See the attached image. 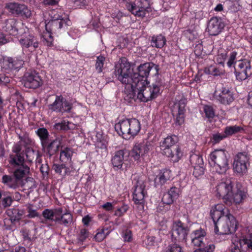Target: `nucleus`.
<instances>
[{
	"label": "nucleus",
	"instance_id": "obj_1",
	"mask_svg": "<svg viewBox=\"0 0 252 252\" xmlns=\"http://www.w3.org/2000/svg\"><path fill=\"white\" fill-rule=\"evenodd\" d=\"M154 66L153 63H150L141 64L138 67V73H134V94L141 101L147 102L154 99L161 93L159 83L150 85L147 80V77Z\"/></svg>",
	"mask_w": 252,
	"mask_h": 252
},
{
	"label": "nucleus",
	"instance_id": "obj_2",
	"mask_svg": "<svg viewBox=\"0 0 252 252\" xmlns=\"http://www.w3.org/2000/svg\"><path fill=\"white\" fill-rule=\"evenodd\" d=\"M214 192L217 196L222 197L225 203L228 205L240 203L247 195L244 189L233 188L230 178L222 179L216 186Z\"/></svg>",
	"mask_w": 252,
	"mask_h": 252
},
{
	"label": "nucleus",
	"instance_id": "obj_3",
	"mask_svg": "<svg viewBox=\"0 0 252 252\" xmlns=\"http://www.w3.org/2000/svg\"><path fill=\"white\" fill-rule=\"evenodd\" d=\"M115 75L118 80L126 85V88L128 93L134 94V72L130 63L126 58H121L115 64Z\"/></svg>",
	"mask_w": 252,
	"mask_h": 252
},
{
	"label": "nucleus",
	"instance_id": "obj_4",
	"mask_svg": "<svg viewBox=\"0 0 252 252\" xmlns=\"http://www.w3.org/2000/svg\"><path fill=\"white\" fill-rule=\"evenodd\" d=\"M49 15L51 16V20L47 23L45 22L46 31L42 34L41 38L45 45L52 46L53 42L52 31L56 28L61 29L63 25H69L70 22L67 18H62V16L55 10L51 11Z\"/></svg>",
	"mask_w": 252,
	"mask_h": 252
},
{
	"label": "nucleus",
	"instance_id": "obj_5",
	"mask_svg": "<svg viewBox=\"0 0 252 252\" xmlns=\"http://www.w3.org/2000/svg\"><path fill=\"white\" fill-rule=\"evenodd\" d=\"M115 129L124 139H128L138 134L141 129V125L136 119H126L116 124Z\"/></svg>",
	"mask_w": 252,
	"mask_h": 252
},
{
	"label": "nucleus",
	"instance_id": "obj_6",
	"mask_svg": "<svg viewBox=\"0 0 252 252\" xmlns=\"http://www.w3.org/2000/svg\"><path fill=\"white\" fill-rule=\"evenodd\" d=\"M208 161L212 170L219 174L225 173L229 168L227 153L222 149H216L211 152Z\"/></svg>",
	"mask_w": 252,
	"mask_h": 252
},
{
	"label": "nucleus",
	"instance_id": "obj_7",
	"mask_svg": "<svg viewBox=\"0 0 252 252\" xmlns=\"http://www.w3.org/2000/svg\"><path fill=\"white\" fill-rule=\"evenodd\" d=\"M178 138L175 135L168 136L160 142L162 153L169 157L174 162L178 161L182 156L180 148L175 145Z\"/></svg>",
	"mask_w": 252,
	"mask_h": 252
},
{
	"label": "nucleus",
	"instance_id": "obj_8",
	"mask_svg": "<svg viewBox=\"0 0 252 252\" xmlns=\"http://www.w3.org/2000/svg\"><path fill=\"white\" fill-rule=\"evenodd\" d=\"M237 222L235 218L230 214L222 216L221 220L215 225L214 231L216 234H229L235 231Z\"/></svg>",
	"mask_w": 252,
	"mask_h": 252
},
{
	"label": "nucleus",
	"instance_id": "obj_9",
	"mask_svg": "<svg viewBox=\"0 0 252 252\" xmlns=\"http://www.w3.org/2000/svg\"><path fill=\"white\" fill-rule=\"evenodd\" d=\"M151 148V142L147 140H143L140 143H137L132 150L131 156L135 161L141 162L148 155Z\"/></svg>",
	"mask_w": 252,
	"mask_h": 252
},
{
	"label": "nucleus",
	"instance_id": "obj_10",
	"mask_svg": "<svg viewBox=\"0 0 252 252\" xmlns=\"http://www.w3.org/2000/svg\"><path fill=\"white\" fill-rule=\"evenodd\" d=\"M149 5L148 0H134L133 2L127 3L126 7L135 16L144 17L151 9Z\"/></svg>",
	"mask_w": 252,
	"mask_h": 252
},
{
	"label": "nucleus",
	"instance_id": "obj_11",
	"mask_svg": "<svg viewBox=\"0 0 252 252\" xmlns=\"http://www.w3.org/2000/svg\"><path fill=\"white\" fill-rule=\"evenodd\" d=\"M171 236L173 240L183 241L186 240L189 229L188 226L180 220L173 221L170 224Z\"/></svg>",
	"mask_w": 252,
	"mask_h": 252
},
{
	"label": "nucleus",
	"instance_id": "obj_12",
	"mask_svg": "<svg viewBox=\"0 0 252 252\" xmlns=\"http://www.w3.org/2000/svg\"><path fill=\"white\" fill-rule=\"evenodd\" d=\"M249 157L245 153H239L234 158L233 163L234 171L239 175H243L247 172Z\"/></svg>",
	"mask_w": 252,
	"mask_h": 252
},
{
	"label": "nucleus",
	"instance_id": "obj_13",
	"mask_svg": "<svg viewBox=\"0 0 252 252\" xmlns=\"http://www.w3.org/2000/svg\"><path fill=\"white\" fill-rule=\"evenodd\" d=\"M234 73L237 80H246L252 74L251 62L247 60L239 61Z\"/></svg>",
	"mask_w": 252,
	"mask_h": 252
},
{
	"label": "nucleus",
	"instance_id": "obj_14",
	"mask_svg": "<svg viewBox=\"0 0 252 252\" xmlns=\"http://www.w3.org/2000/svg\"><path fill=\"white\" fill-rule=\"evenodd\" d=\"M25 27L22 23L17 21L15 19H7L2 27L4 31L13 36L22 34Z\"/></svg>",
	"mask_w": 252,
	"mask_h": 252
},
{
	"label": "nucleus",
	"instance_id": "obj_15",
	"mask_svg": "<svg viewBox=\"0 0 252 252\" xmlns=\"http://www.w3.org/2000/svg\"><path fill=\"white\" fill-rule=\"evenodd\" d=\"M214 96L218 101L224 105L230 104L234 99L233 92L225 87L218 88L214 92Z\"/></svg>",
	"mask_w": 252,
	"mask_h": 252
},
{
	"label": "nucleus",
	"instance_id": "obj_16",
	"mask_svg": "<svg viewBox=\"0 0 252 252\" xmlns=\"http://www.w3.org/2000/svg\"><path fill=\"white\" fill-rule=\"evenodd\" d=\"M145 186L143 181H138L135 186L133 193V200L134 203L138 205L139 210L144 209V198L147 193L145 190Z\"/></svg>",
	"mask_w": 252,
	"mask_h": 252
},
{
	"label": "nucleus",
	"instance_id": "obj_17",
	"mask_svg": "<svg viewBox=\"0 0 252 252\" xmlns=\"http://www.w3.org/2000/svg\"><path fill=\"white\" fill-rule=\"evenodd\" d=\"M22 83L26 88L36 89L42 84V81L36 73L28 72L23 76Z\"/></svg>",
	"mask_w": 252,
	"mask_h": 252
},
{
	"label": "nucleus",
	"instance_id": "obj_18",
	"mask_svg": "<svg viewBox=\"0 0 252 252\" xmlns=\"http://www.w3.org/2000/svg\"><path fill=\"white\" fill-rule=\"evenodd\" d=\"M23 64V61L18 58L5 57L0 60L1 67L5 70H18Z\"/></svg>",
	"mask_w": 252,
	"mask_h": 252
},
{
	"label": "nucleus",
	"instance_id": "obj_19",
	"mask_svg": "<svg viewBox=\"0 0 252 252\" xmlns=\"http://www.w3.org/2000/svg\"><path fill=\"white\" fill-rule=\"evenodd\" d=\"M22 37L19 40V42L23 48L32 47L35 49L38 46V42L36 38L30 33L29 30L25 28L23 33L21 34Z\"/></svg>",
	"mask_w": 252,
	"mask_h": 252
},
{
	"label": "nucleus",
	"instance_id": "obj_20",
	"mask_svg": "<svg viewBox=\"0 0 252 252\" xmlns=\"http://www.w3.org/2000/svg\"><path fill=\"white\" fill-rule=\"evenodd\" d=\"M50 109L57 112H69L72 108L71 104L62 96H57L55 101L50 105Z\"/></svg>",
	"mask_w": 252,
	"mask_h": 252
},
{
	"label": "nucleus",
	"instance_id": "obj_21",
	"mask_svg": "<svg viewBox=\"0 0 252 252\" xmlns=\"http://www.w3.org/2000/svg\"><path fill=\"white\" fill-rule=\"evenodd\" d=\"M228 210L222 203L215 204L212 206L210 211V216L213 220L214 225L221 220L222 216L228 214Z\"/></svg>",
	"mask_w": 252,
	"mask_h": 252
},
{
	"label": "nucleus",
	"instance_id": "obj_22",
	"mask_svg": "<svg viewBox=\"0 0 252 252\" xmlns=\"http://www.w3.org/2000/svg\"><path fill=\"white\" fill-rule=\"evenodd\" d=\"M224 24L221 19L215 17L212 18L208 23L207 30L211 35H217L224 28Z\"/></svg>",
	"mask_w": 252,
	"mask_h": 252
},
{
	"label": "nucleus",
	"instance_id": "obj_23",
	"mask_svg": "<svg viewBox=\"0 0 252 252\" xmlns=\"http://www.w3.org/2000/svg\"><path fill=\"white\" fill-rule=\"evenodd\" d=\"M154 176L156 187L164 184L167 181L170 180L172 178L171 171L167 169L156 171Z\"/></svg>",
	"mask_w": 252,
	"mask_h": 252
},
{
	"label": "nucleus",
	"instance_id": "obj_24",
	"mask_svg": "<svg viewBox=\"0 0 252 252\" xmlns=\"http://www.w3.org/2000/svg\"><path fill=\"white\" fill-rule=\"evenodd\" d=\"M56 222L65 226H68L73 223V217L70 212L66 209L59 208V213L56 219Z\"/></svg>",
	"mask_w": 252,
	"mask_h": 252
},
{
	"label": "nucleus",
	"instance_id": "obj_25",
	"mask_svg": "<svg viewBox=\"0 0 252 252\" xmlns=\"http://www.w3.org/2000/svg\"><path fill=\"white\" fill-rule=\"evenodd\" d=\"M181 193V189L177 187H172L162 197V201L164 204H171L180 196Z\"/></svg>",
	"mask_w": 252,
	"mask_h": 252
},
{
	"label": "nucleus",
	"instance_id": "obj_26",
	"mask_svg": "<svg viewBox=\"0 0 252 252\" xmlns=\"http://www.w3.org/2000/svg\"><path fill=\"white\" fill-rule=\"evenodd\" d=\"M205 235V232L202 229L193 231L190 234L192 244L197 247L202 246L207 239Z\"/></svg>",
	"mask_w": 252,
	"mask_h": 252
},
{
	"label": "nucleus",
	"instance_id": "obj_27",
	"mask_svg": "<svg viewBox=\"0 0 252 252\" xmlns=\"http://www.w3.org/2000/svg\"><path fill=\"white\" fill-rule=\"evenodd\" d=\"M30 173V168L26 165H21L15 167L13 175L18 181L24 185L25 180Z\"/></svg>",
	"mask_w": 252,
	"mask_h": 252
},
{
	"label": "nucleus",
	"instance_id": "obj_28",
	"mask_svg": "<svg viewBox=\"0 0 252 252\" xmlns=\"http://www.w3.org/2000/svg\"><path fill=\"white\" fill-rule=\"evenodd\" d=\"M53 169L56 173L60 174L62 177H65L66 175H69L75 170L73 165L71 163L68 166H66L64 164L55 163L53 164Z\"/></svg>",
	"mask_w": 252,
	"mask_h": 252
},
{
	"label": "nucleus",
	"instance_id": "obj_29",
	"mask_svg": "<svg viewBox=\"0 0 252 252\" xmlns=\"http://www.w3.org/2000/svg\"><path fill=\"white\" fill-rule=\"evenodd\" d=\"M2 182L8 188L13 189H16L24 185L20 181H18L16 178H13L7 175L2 176Z\"/></svg>",
	"mask_w": 252,
	"mask_h": 252
},
{
	"label": "nucleus",
	"instance_id": "obj_30",
	"mask_svg": "<svg viewBox=\"0 0 252 252\" xmlns=\"http://www.w3.org/2000/svg\"><path fill=\"white\" fill-rule=\"evenodd\" d=\"M125 154L126 152L124 150H119L115 153L111 159V162L114 167L116 168L117 169H121L122 168Z\"/></svg>",
	"mask_w": 252,
	"mask_h": 252
},
{
	"label": "nucleus",
	"instance_id": "obj_31",
	"mask_svg": "<svg viewBox=\"0 0 252 252\" xmlns=\"http://www.w3.org/2000/svg\"><path fill=\"white\" fill-rule=\"evenodd\" d=\"M245 241L243 238L239 239L237 236H234L232 239V244L230 246L231 252H241V248L245 245Z\"/></svg>",
	"mask_w": 252,
	"mask_h": 252
},
{
	"label": "nucleus",
	"instance_id": "obj_32",
	"mask_svg": "<svg viewBox=\"0 0 252 252\" xmlns=\"http://www.w3.org/2000/svg\"><path fill=\"white\" fill-rule=\"evenodd\" d=\"M58 213H59V208L54 209H46L43 211L42 215L45 219L56 222V219L57 218Z\"/></svg>",
	"mask_w": 252,
	"mask_h": 252
},
{
	"label": "nucleus",
	"instance_id": "obj_33",
	"mask_svg": "<svg viewBox=\"0 0 252 252\" xmlns=\"http://www.w3.org/2000/svg\"><path fill=\"white\" fill-rule=\"evenodd\" d=\"M36 134L40 138L43 147H46L48 144L49 133L45 128H39L36 131Z\"/></svg>",
	"mask_w": 252,
	"mask_h": 252
},
{
	"label": "nucleus",
	"instance_id": "obj_34",
	"mask_svg": "<svg viewBox=\"0 0 252 252\" xmlns=\"http://www.w3.org/2000/svg\"><path fill=\"white\" fill-rule=\"evenodd\" d=\"M72 151L70 148H65L62 150L60 153V160L63 162H69V165L70 163L73 164L71 161V157L72 156Z\"/></svg>",
	"mask_w": 252,
	"mask_h": 252
},
{
	"label": "nucleus",
	"instance_id": "obj_35",
	"mask_svg": "<svg viewBox=\"0 0 252 252\" xmlns=\"http://www.w3.org/2000/svg\"><path fill=\"white\" fill-rule=\"evenodd\" d=\"M110 231L108 228H99L97 230L94 238L96 241L101 242L110 234Z\"/></svg>",
	"mask_w": 252,
	"mask_h": 252
},
{
	"label": "nucleus",
	"instance_id": "obj_36",
	"mask_svg": "<svg viewBox=\"0 0 252 252\" xmlns=\"http://www.w3.org/2000/svg\"><path fill=\"white\" fill-rule=\"evenodd\" d=\"M204 244L199 247V249L194 252H213L215 246L213 242L209 241L207 239L204 242Z\"/></svg>",
	"mask_w": 252,
	"mask_h": 252
},
{
	"label": "nucleus",
	"instance_id": "obj_37",
	"mask_svg": "<svg viewBox=\"0 0 252 252\" xmlns=\"http://www.w3.org/2000/svg\"><path fill=\"white\" fill-rule=\"evenodd\" d=\"M244 130L243 127L239 126H226L224 130V133L225 136L227 137L232 135L233 134L241 132Z\"/></svg>",
	"mask_w": 252,
	"mask_h": 252
},
{
	"label": "nucleus",
	"instance_id": "obj_38",
	"mask_svg": "<svg viewBox=\"0 0 252 252\" xmlns=\"http://www.w3.org/2000/svg\"><path fill=\"white\" fill-rule=\"evenodd\" d=\"M161 241V239L156 240L154 236H146L143 240V245L148 248H151L153 247L158 245V243Z\"/></svg>",
	"mask_w": 252,
	"mask_h": 252
},
{
	"label": "nucleus",
	"instance_id": "obj_39",
	"mask_svg": "<svg viewBox=\"0 0 252 252\" xmlns=\"http://www.w3.org/2000/svg\"><path fill=\"white\" fill-rule=\"evenodd\" d=\"M165 38L161 35H159L152 37L151 45L153 47L160 48L165 45Z\"/></svg>",
	"mask_w": 252,
	"mask_h": 252
},
{
	"label": "nucleus",
	"instance_id": "obj_40",
	"mask_svg": "<svg viewBox=\"0 0 252 252\" xmlns=\"http://www.w3.org/2000/svg\"><path fill=\"white\" fill-rule=\"evenodd\" d=\"M24 157L19 154H16L15 155H11L9 158V162L11 164L15 166H20L24 164Z\"/></svg>",
	"mask_w": 252,
	"mask_h": 252
},
{
	"label": "nucleus",
	"instance_id": "obj_41",
	"mask_svg": "<svg viewBox=\"0 0 252 252\" xmlns=\"http://www.w3.org/2000/svg\"><path fill=\"white\" fill-rule=\"evenodd\" d=\"M54 127L58 130H68L75 128V126L73 123L63 121L61 123L55 124Z\"/></svg>",
	"mask_w": 252,
	"mask_h": 252
},
{
	"label": "nucleus",
	"instance_id": "obj_42",
	"mask_svg": "<svg viewBox=\"0 0 252 252\" xmlns=\"http://www.w3.org/2000/svg\"><path fill=\"white\" fill-rule=\"evenodd\" d=\"M189 161L192 167L198 165H203L204 163L203 158L199 154L192 153L190 155Z\"/></svg>",
	"mask_w": 252,
	"mask_h": 252
},
{
	"label": "nucleus",
	"instance_id": "obj_43",
	"mask_svg": "<svg viewBox=\"0 0 252 252\" xmlns=\"http://www.w3.org/2000/svg\"><path fill=\"white\" fill-rule=\"evenodd\" d=\"M184 104L182 106H179V104L177 105L178 110V115L176 119V124L179 126L182 125L184 123Z\"/></svg>",
	"mask_w": 252,
	"mask_h": 252
},
{
	"label": "nucleus",
	"instance_id": "obj_44",
	"mask_svg": "<svg viewBox=\"0 0 252 252\" xmlns=\"http://www.w3.org/2000/svg\"><path fill=\"white\" fill-rule=\"evenodd\" d=\"M204 72L207 74L218 76L222 74L223 70L217 68L215 65H210L205 68Z\"/></svg>",
	"mask_w": 252,
	"mask_h": 252
},
{
	"label": "nucleus",
	"instance_id": "obj_45",
	"mask_svg": "<svg viewBox=\"0 0 252 252\" xmlns=\"http://www.w3.org/2000/svg\"><path fill=\"white\" fill-rule=\"evenodd\" d=\"M21 5L17 3H9L6 5L5 8L11 13L18 14Z\"/></svg>",
	"mask_w": 252,
	"mask_h": 252
},
{
	"label": "nucleus",
	"instance_id": "obj_46",
	"mask_svg": "<svg viewBox=\"0 0 252 252\" xmlns=\"http://www.w3.org/2000/svg\"><path fill=\"white\" fill-rule=\"evenodd\" d=\"M105 61V58L102 56H99L97 57L95 63V69L98 72L100 73L102 71V69Z\"/></svg>",
	"mask_w": 252,
	"mask_h": 252
},
{
	"label": "nucleus",
	"instance_id": "obj_47",
	"mask_svg": "<svg viewBox=\"0 0 252 252\" xmlns=\"http://www.w3.org/2000/svg\"><path fill=\"white\" fill-rule=\"evenodd\" d=\"M19 11V13H18V14L20 15L24 18H28L32 15L31 10L29 9L28 7L25 5L21 4Z\"/></svg>",
	"mask_w": 252,
	"mask_h": 252
},
{
	"label": "nucleus",
	"instance_id": "obj_48",
	"mask_svg": "<svg viewBox=\"0 0 252 252\" xmlns=\"http://www.w3.org/2000/svg\"><path fill=\"white\" fill-rule=\"evenodd\" d=\"M193 167L194 168L193 175L195 177L199 178L204 174L205 170L204 163L203 165H198Z\"/></svg>",
	"mask_w": 252,
	"mask_h": 252
},
{
	"label": "nucleus",
	"instance_id": "obj_49",
	"mask_svg": "<svg viewBox=\"0 0 252 252\" xmlns=\"http://www.w3.org/2000/svg\"><path fill=\"white\" fill-rule=\"evenodd\" d=\"M227 56V52L225 51H219L216 58L217 62L219 64H222L223 65Z\"/></svg>",
	"mask_w": 252,
	"mask_h": 252
},
{
	"label": "nucleus",
	"instance_id": "obj_50",
	"mask_svg": "<svg viewBox=\"0 0 252 252\" xmlns=\"http://www.w3.org/2000/svg\"><path fill=\"white\" fill-rule=\"evenodd\" d=\"M127 205L124 204L121 207L118 208L115 212L114 215L118 217L123 216L128 210Z\"/></svg>",
	"mask_w": 252,
	"mask_h": 252
},
{
	"label": "nucleus",
	"instance_id": "obj_51",
	"mask_svg": "<svg viewBox=\"0 0 252 252\" xmlns=\"http://www.w3.org/2000/svg\"><path fill=\"white\" fill-rule=\"evenodd\" d=\"M203 110L207 118H213L215 115L214 110L213 107L209 105H204Z\"/></svg>",
	"mask_w": 252,
	"mask_h": 252
},
{
	"label": "nucleus",
	"instance_id": "obj_52",
	"mask_svg": "<svg viewBox=\"0 0 252 252\" xmlns=\"http://www.w3.org/2000/svg\"><path fill=\"white\" fill-rule=\"evenodd\" d=\"M13 216L11 219L14 220H20L24 214V211L22 210L14 209L12 211Z\"/></svg>",
	"mask_w": 252,
	"mask_h": 252
},
{
	"label": "nucleus",
	"instance_id": "obj_53",
	"mask_svg": "<svg viewBox=\"0 0 252 252\" xmlns=\"http://www.w3.org/2000/svg\"><path fill=\"white\" fill-rule=\"evenodd\" d=\"M27 207L29 213L28 216L29 218H32L38 216V213L32 205L28 204Z\"/></svg>",
	"mask_w": 252,
	"mask_h": 252
},
{
	"label": "nucleus",
	"instance_id": "obj_54",
	"mask_svg": "<svg viewBox=\"0 0 252 252\" xmlns=\"http://www.w3.org/2000/svg\"><path fill=\"white\" fill-rule=\"evenodd\" d=\"M165 252H182V248L177 244H173L168 246Z\"/></svg>",
	"mask_w": 252,
	"mask_h": 252
},
{
	"label": "nucleus",
	"instance_id": "obj_55",
	"mask_svg": "<svg viewBox=\"0 0 252 252\" xmlns=\"http://www.w3.org/2000/svg\"><path fill=\"white\" fill-rule=\"evenodd\" d=\"M237 53L235 51H233L230 53L228 60L227 62V65L229 67H231L232 65L236 63V56Z\"/></svg>",
	"mask_w": 252,
	"mask_h": 252
},
{
	"label": "nucleus",
	"instance_id": "obj_56",
	"mask_svg": "<svg viewBox=\"0 0 252 252\" xmlns=\"http://www.w3.org/2000/svg\"><path fill=\"white\" fill-rule=\"evenodd\" d=\"M36 156L37 158L39 157V153L38 152L34 151L33 150H29L27 152L26 157L27 160L29 162H32L33 159L34 157Z\"/></svg>",
	"mask_w": 252,
	"mask_h": 252
},
{
	"label": "nucleus",
	"instance_id": "obj_57",
	"mask_svg": "<svg viewBox=\"0 0 252 252\" xmlns=\"http://www.w3.org/2000/svg\"><path fill=\"white\" fill-rule=\"evenodd\" d=\"M226 137V136H225L224 133H218L213 135L212 137V142L214 144H216Z\"/></svg>",
	"mask_w": 252,
	"mask_h": 252
},
{
	"label": "nucleus",
	"instance_id": "obj_58",
	"mask_svg": "<svg viewBox=\"0 0 252 252\" xmlns=\"http://www.w3.org/2000/svg\"><path fill=\"white\" fill-rule=\"evenodd\" d=\"M89 235L88 231L86 229H81L78 235V239L80 242L84 241Z\"/></svg>",
	"mask_w": 252,
	"mask_h": 252
},
{
	"label": "nucleus",
	"instance_id": "obj_59",
	"mask_svg": "<svg viewBox=\"0 0 252 252\" xmlns=\"http://www.w3.org/2000/svg\"><path fill=\"white\" fill-rule=\"evenodd\" d=\"M116 204V202H106L101 206V207L107 211H111L114 208V206Z\"/></svg>",
	"mask_w": 252,
	"mask_h": 252
},
{
	"label": "nucleus",
	"instance_id": "obj_60",
	"mask_svg": "<svg viewBox=\"0 0 252 252\" xmlns=\"http://www.w3.org/2000/svg\"><path fill=\"white\" fill-rule=\"evenodd\" d=\"M122 237L125 241L129 242L132 239L131 232L129 230H126L122 233Z\"/></svg>",
	"mask_w": 252,
	"mask_h": 252
},
{
	"label": "nucleus",
	"instance_id": "obj_61",
	"mask_svg": "<svg viewBox=\"0 0 252 252\" xmlns=\"http://www.w3.org/2000/svg\"><path fill=\"white\" fill-rule=\"evenodd\" d=\"M243 240L245 241V245H247L249 249L252 250V234H251L249 237H243Z\"/></svg>",
	"mask_w": 252,
	"mask_h": 252
},
{
	"label": "nucleus",
	"instance_id": "obj_62",
	"mask_svg": "<svg viewBox=\"0 0 252 252\" xmlns=\"http://www.w3.org/2000/svg\"><path fill=\"white\" fill-rule=\"evenodd\" d=\"M21 146L22 144L20 143V142L19 143L15 144L12 148V151L15 154H19L20 152L22 150Z\"/></svg>",
	"mask_w": 252,
	"mask_h": 252
},
{
	"label": "nucleus",
	"instance_id": "obj_63",
	"mask_svg": "<svg viewBox=\"0 0 252 252\" xmlns=\"http://www.w3.org/2000/svg\"><path fill=\"white\" fill-rule=\"evenodd\" d=\"M12 200L9 196L6 197L2 200V205L3 206L8 207L11 205Z\"/></svg>",
	"mask_w": 252,
	"mask_h": 252
},
{
	"label": "nucleus",
	"instance_id": "obj_64",
	"mask_svg": "<svg viewBox=\"0 0 252 252\" xmlns=\"http://www.w3.org/2000/svg\"><path fill=\"white\" fill-rule=\"evenodd\" d=\"M20 143L24 145L25 146L30 144L31 142V140L27 136H24L21 138Z\"/></svg>",
	"mask_w": 252,
	"mask_h": 252
}]
</instances>
